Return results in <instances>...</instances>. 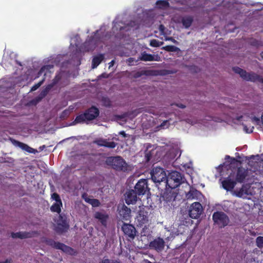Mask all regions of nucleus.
Returning a JSON list of instances; mask_svg holds the SVG:
<instances>
[{
  "label": "nucleus",
  "instance_id": "36",
  "mask_svg": "<svg viewBox=\"0 0 263 263\" xmlns=\"http://www.w3.org/2000/svg\"><path fill=\"white\" fill-rule=\"evenodd\" d=\"M101 102L103 105L105 107H110L111 105V101L108 97H103L101 98Z\"/></svg>",
  "mask_w": 263,
  "mask_h": 263
},
{
  "label": "nucleus",
  "instance_id": "6",
  "mask_svg": "<svg viewBox=\"0 0 263 263\" xmlns=\"http://www.w3.org/2000/svg\"><path fill=\"white\" fill-rule=\"evenodd\" d=\"M151 175L152 180L156 184H160L161 182L164 183V181H166V173L164 169L160 167L153 168L151 171Z\"/></svg>",
  "mask_w": 263,
  "mask_h": 263
},
{
  "label": "nucleus",
  "instance_id": "54",
  "mask_svg": "<svg viewBox=\"0 0 263 263\" xmlns=\"http://www.w3.org/2000/svg\"><path fill=\"white\" fill-rule=\"evenodd\" d=\"M104 74H102L101 77L103 78H106V77Z\"/></svg>",
  "mask_w": 263,
  "mask_h": 263
},
{
  "label": "nucleus",
  "instance_id": "20",
  "mask_svg": "<svg viewBox=\"0 0 263 263\" xmlns=\"http://www.w3.org/2000/svg\"><path fill=\"white\" fill-rule=\"evenodd\" d=\"M140 60L143 61H159L160 57L157 55L151 54L146 53L145 51L141 53V55L139 58Z\"/></svg>",
  "mask_w": 263,
  "mask_h": 263
},
{
  "label": "nucleus",
  "instance_id": "10",
  "mask_svg": "<svg viewBox=\"0 0 263 263\" xmlns=\"http://www.w3.org/2000/svg\"><path fill=\"white\" fill-rule=\"evenodd\" d=\"M53 68V66L52 65H47L43 66L38 72L37 75L38 77L41 76L42 74H44V77H45L47 73H50V70ZM45 80V77H44L41 81L38 82L37 84H34L31 88V91H35L38 88H39L41 85L44 83Z\"/></svg>",
  "mask_w": 263,
  "mask_h": 263
},
{
  "label": "nucleus",
  "instance_id": "21",
  "mask_svg": "<svg viewBox=\"0 0 263 263\" xmlns=\"http://www.w3.org/2000/svg\"><path fill=\"white\" fill-rule=\"evenodd\" d=\"M13 144L21 148L22 149L24 150L29 153L35 154L37 152L36 149H34L29 146L27 144L18 141L14 140Z\"/></svg>",
  "mask_w": 263,
  "mask_h": 263
},
{
  "label": "nucleus",
  "instance_id": "45",
  "mask_svg": "<svg viewBox=\"0 0 263 263\" xmlns=\"http://www.w3.org/2000/svg\"><path fill=\"white\" fill-rule=\"evenodd\" d=\"M176 105L181 108H184L185 107L184 105L181 103L176 104Z\"/></svg>",
  "mask_w": 263,
  "mask_h": 263
},
{
  "label": "nucleus",
  "instance_id": "2",
  "mask_svg": "<svg viewBox=\"0 0 263 263\" xmlns=\"http://www.w3.org/2000/svg\"><path fill=\"white\" fill-rule=\"evenodd\" d=\"M106 163L118 172H126L130 170L129 165L121 156L108 157L106 160Z\"/></svg>",
  "mask_w": 263,
  "mask_h": 263
},
{
  "label": "nucleus",
  "instance_id": "4",
  "mask_svg": "<svg viewBox=\"0 0 263 263\" xmlns=\"http://www.w3.org/2000/svg\"><path fill=\"white\" fill-rule=\"evenodd\" d=\"M233 70L239 74L243 80L253 82H258L263 84V77L253 72H247L246 70L238 67H234Z\"/></svg>",
  "mask_w": 263,
  "mask_h": 263
},
{
  "label": "nucleus",
  "instance_id": "15",
  "mask_svg": "<svg viewBox=\"0 0 263 263\" xmlns=\"http://www.w3.org/2000/svg\"><path fill=\"white\" fill-rule=\"evenodd\" d=\"M248 175V171L247 170L242 166L238 167L236 174L235 173L234 180L236 183H243L245 181V179Z\"/></svg>",
  "mask_w": 263,
  "mask_h": 263
},
{
  "label": "nucleus",
  "instance_id": "16",
  "mask_svg": "<svg viewBox=\"0 0 263 263\" xmlns=\"http://www.w3.org/2000/svg\"><path fill=\"white\" fill-rule=\"evenodd\" d=\"M131 210L123 204L121 208L119 210V215L120 218L122 220L128 221L131 217Z\"/></svg>",
  "mask_w": 263,
  "mask_h": 263
},
{
  "label": "nucleus",
  "instance_id": "1",
  "mask_svg": "<svg viewBox=\"0 0 263 263\" xmlns=\"http://www.w3.org/2000/svg\"><path fill=\"white\" fill-rule=\"evenodd\" d=\"M99 109L94 106H92L85 111L80 113L77 115L71 125L77 124L88 123L89 121L96 119L99 115Z\"/></svg>",
  "mask_w": 263,
  "mask_h": 263
},
{
  "label": "nucleus",
  "instance_id": "40",
  "mask_svg": "<svg viewBox=\"0 0 263 263\" xmlns=\"http://www.w3.org/2000/svg\"><path fill=\"white\" fill-rule=\"evenodd\" d=\"M145 157L146 161L149 162L152 157V152L151 151L147 152L145 153Z\"/></svg>",
  "mask_w": 263,
  "mask_h": 263
},
{
  "label": "nucleus",
  "instance_id": "9",
  "mask_svg": "<svg viewBox=\"0 0 263 263\" xmlns=\"http://www.w3.org/2000/svg\"><path fill=\"white\" fill-rule=\"evenodd\" d=\"M135 193L138 195H143L146 192H149V189L148 187L147 180L142 179L139 180L135 186Z\"/></svg>",
  "mask_w": 263,
  "mask_h": 263
},
{
  "label": "nucleus",
  "instance_id": "8",
  "mask_svg": "<svg viewBox=\"0 0 263 263\" xmlns=\"http://www.w3.org/2000/svg\"><path fill=\"white\" fill-rule=\"evenodd\" d=\"M45 242L47 245L50 246L53 248L61 250L64 252L69 254H72L74 251V250L71 247H68L63 243L56 242L52 239H47Z\"/></svg>",
  "mask_w": 263,
  "mask_h": 263
},
{
  "label": "nucleus",
  "instance_id": "53",
  "mask_svg": "<svg viewBox=\"0 0 263 263\" xmlns=\"http://www.w3.org/2000/svg\"><path fill=\"white\" fill-rule=\"evenodd\" d=\"M167 122V121H164L163 123L161 124V126H162L164 125V123H165Z\"/></svg>",
  "mask_w": 263,
  "mask_h": 263
},
{
  "label": "nucleus",
  "instance_id": "5",
  "mask_svg": "<svg viewBox=\"0 0 263 263\" xmlns=\"http://www.w3.org/2000/svg\"><path fill=\"white\" fill-rule=\"evenodd\" d=\"M212 219L215 225L222 228L227 226L230 221L228 215L222 211L215 212L212 215Z\"/></svg>",
  "mask_w": 263,
  "mask_h": 263
},
{
  "label": "nucleus",
  "instance_id": "27",
  "mask_svg": "<svg viewBox=\"0 0 263 263\" xmlns=\"http://www.w3.org/2000/svg\"><path fill=\"white\" fill-rule=\"evenodd\" d=\"M193 22V18L191 16H186L182 17L181 22L185 28H189Z\"/></svg>",
  "mask_w": 263,
  "mask_h": 263
},
{
  "label": "nucleus",
  "instance_id": "12",
  "mask_svg": "<svg viewBox=\"0 0 263 263\" xmlns=\"http://www.w3.org/2000/svg\"><path fill=\"white\" fill-rule=\"evenodd\" d=\"M234 176L235 173H232L222 181V187L226 191H231L237 184L234 180Z\"/></svg>",
  "mask_w": 263,
  "mask_h": 263
},
{
  "label": "nucleus",
  "instance_id": "11",
  "mask_svg": "<svg viewBox=\"0 0 263 263\" xmlns=\"http://www.w3.org/2000/svg\"><path fill=\"white\" fill-rule=\"evenodd\" d=\"M69 227V226L66 218L60 215L57 222V225L54 229L55 232L58 234H62L67 232Z\"/></svg>",
  "mask_w": 263,
  "mask_h": 263
},
{
  "label": "nucleus",
  "instance_id": "18",
  "mask_svg": "<svg viewBox=\"0 0 263 263\" xmlns=\"http://www.w3.org/2000/svg\"><path fill=\"white\" fill-rule=\"evenodd\" d=\"M149 247L157 251H162L164 247V241L162 238L158 237L150 242Z\"/></svg>",
  "mask_w": 263,
  "mask_h": 263
},
{
  "label": "nucleus",
  "instance_id": "42",
  "mask_svg": "<svg viewBox=\"0 0 263 263\" xmlns=\"http://www.w3.org/2000/svg\"><path fill=\"white\" fill-rule=\"evenodd\" d=\"M165 29V27H164V26L163 25L161 24L159 25V30L160 31L161 35H164L165 34V33L164 32Z\"/></svg>",
  "mask_w": 263,
  "mask_h": 263
},
{
  "label": "nucleus",
  "instance_id": "51",
  "mask_svg": "<svg viewBox=\"0 0 263 263\" xmlns=\"http://www.w3.org/2000/svg\"><path fill=\"white\" fill-rule=\"evenodd\" d=\"M260 57H261V58L263 59V51H262L260 53Z\"/></svg>",
  "mask_w": 263,
  "mask_h": 263
},
{
  "label": "nucleus",
  "instance_id": "48",
  "mask_svg": "<svg viewBox=\"0 0 263 263\" xmlns=\"http://www.w3.org/2000/svg\"><path fill=\"white\" fill-rule=\"evenodd\" d=\"M115 63V61L113 60H112L109 63V67L110 68V67L114 65Z\"/></svg>",
  "mask_w": 263,
  "mask_h": 263
},
{
  "label": "nucleus",
  "instance_id": "52",
  "mask_svg": "<svg viewBox=\"0 0 263 263\" xmlns=\"http://www.w3.org/2000/svg\"><path fill=\"white\" fill-rule=\"evenodd\" d=\"M242 118V116H240L238 118H237V120L240 121L241 120V119Z\"/></svg>",
  "mask_w": 263,
  "mask_h": 263
},
{
  "label": "nucleus",
  "instance_id": "43",
  "mask_svg": "<svg viewBox=\"0 0 263 263\" xmlns=\"http://www.w3.org/2000/svg\"><path fill=\"white\" fill-rule=\"evenodd\" d=\"M243 125V130L246 132L247 133H251L253 132V130L254 129V127L252 126L250 129L248 128L247 126L246 125Z\"/></svg>",
  "mask_w": 263,
  "mask_h": 263
},
{
  "label": "nucleus",
  "instance_id": "13",
  "mask_svg": "<svg viewBox=\"0 0 263 263\" xmlns=\"http://www.w3.org/2000/svg\"><path fill=\"white\" fill-rule=\"evenodd\" d=\"M202 212V206L200 203L195 202L193 203L189 210V215L193 219L198 218Z\"/></svg>",
  "mask_w": 263,
  "mask_h": 263
},
{
  "label": "nucleus",
  "instance_id": "47",
  "mask_svg": "<svg viewBox=\"0 0 263 263\" xmlns=\"http://www.w3.org/2000/svg\"><path fill=\"white\" fill-rule=\"evenodd\" d=\"M119 134L122 135L123 137H126V134L124 131H121L119 132Z\"/></svg>",
  "mask_w": 263,
  "mask_h": 263
},
{
  "label": "nucleus",
  "instance_id": "30",
  "mask_svg": "<svg viewBox=\"0 0 263 263\" xmlns=\"http://www.w3.org/2000/svg\"><path fill=\"white\" fill-rule=\"evenodd\" d=\"M62 77L63 72L59 71L56 74L55 77L52 80V82L49 85L53 88L56 84H57L60 82V81L62 79Z\"/></svg>",
  "mask_w": 263,
  "mask_h": 263
},
{
  "label": "nucleus",
  "instance_id": "23",
  "mask_svg": "<svg viewBox=\"0 0 263 263\" xmlns=\"http://www.w3.org/2000/svg\"><path fill=\"white\" fill-rule=\"evenodd\" d=\"M82 197L86 202L91 204L93 208L99 207L101 205V202L98 199L89 198L86 193L83 194Z\"/></svg>",
  "mask_w": 263,
  "mask_h": 263
},
{
  "label": "nucleus",
  "instance_id": "19",
  "mask_svg": "<svg viewBox=\"0 0 263 263\" xmlns=\"http://www.w3.org/2000/svg\"><path fill=\"white\" fill-rule=\"evenodd\" d=\"M137 195L134 190L126 192L125 194V202L128 205L135 203L137 199Z\"/></svg>",
  "mask_w": 263,
  "mask_h": 263
},
{
  "label": "nucleus",
  "instance_id": "34",
  "mask_svg": "<svg viewBox=\"0 0 263 263\" xmlns=\"http://www.w3.org/2000/svg\"><path fill=\"white\" fill-rule=\"evenodd\" d=\"M162 49L168 52L180 51V49H179V48L173 45H167L163 47Z\"/></svg>",
  "mask_w": 263,
  "mask_h": 263
},
{
  "label": "nucleus",
  "instance_id": "26",
  "mask_svg": "<svg viewBox=\"0 0 263 263\" xmlns=\"http://www.w3.org/2000/svg\"><path fill=\"white\" fill-rule=\"evenodd\" d=\"M11 237L13 238H21V239H24L29 238L30 237V233L24 232H19L16 233L12 232L11 234Z\"/></svg>",
  "mask_w": 263,
  "mask_h": 263
},
{
  "label": "nucleus",
  "instance_id": "3",
  "mask_svg": "<svg viewBox=\"0 0 263 263\" xmlns=\"http://www.w3.org/2000/svg\"><path fill=\"white\" fill-rule=\"evenodd\" d=\"M184 177L180 172L175 171L169 173L166 177L164 185L166 189H174L184 182Z\"/></svg>",
  "mask_w": 263,
  "mask_h": 263
},
{
  "label": "nucleus",
  "instance_id": "22",
  "mask_svg": "<svg viewBox=\"0 0 263 263\" xmlns=\"http://www.w3.org/2000/svg\"><path fill=\"white\" fill-rule=\"evenodd\" d=\"M154 75V71L152 70H143L139 71H132L130 76L132 78L137 79L143 76H151Z\"/></svg>",
  "mask_w": 263,
  "mask_h": 263
},
{
  "label": "nucleus",
  "instance_id": "25",
  "mask_svg": "<svg viewBox=\"0 0 263 263\" xmlns=\"http://www.w3.org/2000/svg\"><path fill=\"white\" fill-rule=\"evenodd\" d=\"M52 88V87L49 84L46 86V87L42 90L39 95L36 98L37 102H39L45 98Z\"/></svg>",
  "mask_w": 263,
  "mask_h": 263
},
{
  "label": "nucleus",
  "instance_id": "55",
  "mask_svg": "<svg viewBox=\"0 0 263 263\" xmlns=\"http://www.w3.org/2000/svg\"><path fill=\"white\" fill-rule=\"evenodd\" d=\"M122 29H123V27H120V30H122Z\"/></svg>",
  "mask_w": 263,
  "mask_h": 263
},
{
  "label": "nucleus",
  "instance_id": "50",
  "mask_svg": "<svg viewBox=\"0 0 263 263\" xmlns=\"http://www.w3.org/2000/svg\"><path fill=\"white\" fill-rule=\"evenodd\" d=\"M253 120L256 121H258L259 120L258 118L255 117L253 118Z\"/></svg>",
  "mask_w": 263,
  "mask_h": 263
},
{
  "label": "nucleus",
  "instance_id": "39",
  "mask_svg": "<svg viewBox=\"0 0 263 263\" xmlns=\"http://www.w3.org/2000/svg\"><path fill=\"white\" fill-rule=\"evenodd\" d=\"M100 263H121L120 261L117 260H110L108 259H105L102 260Z\"/></svg>",
  "mask_w": 263,
  "mask_h": 263
},
{
  "label": "nucleus",
  "instance_id": "49",
  "mask_svg": "<svg viewBox=\"0 0 263 263\" xmlns=\"http://www.w3.org/2000/svg\"><path fill=\"white\" fill-rule=\"evenodd\" d=\"M257 41L256 40H254L252 43H251V45H254V46H256L257 45Z\"/></svg>",
  "mask_w": 263,
  "mask_h": 263
},
{
  "label": "nucleus",
  "instance_id": "46",
  "mask_svg": "<svg viewBox=\"0 0 263 263\" xmlns=\"http://www.w3.org/2000/svg\"><path fill=\"white\" fill-rule=\"evenodd\" d=\"M11 259H7L5 261H0V263H11Z\"/></svg>",
  "mask_w": 263,
  "mask_h": 263
},
{
  "label": "nucleus",
  "instance_id": "38",
  "mask_svg": "<svg viewBox=\"0 0 263 263\" xmlns=\"http://www.w3.org/2000/svg\"><path fill=\"white\" fill-rule=\"evenodd\" d=\"M51 197L53 200L55 201V202H62L59 195L56 193H53Z\"/></svg>",
  "mask_w": 263,
  "mask_h": 263
},
{
  "label": "nucleus",
  "instance_id": "44",
  "mask_svg": "<svg viewBox=\"0 0 263 263\" xmlns=\"http://www.w3.org/2000/svg\"><path fill=\"white\" fill-rule=\"evenodd\" d=\"M165 41H170L174 43V44H177L178 42L172 37H166Z\"/></svg>",
  "mask_w": 263,
  "mask_h": 263
},
{
  "label": "nucleus",
  "instance_id": "32",
  "mask_svg": "<svg viewBox=\"0 0 263 263\" xmlns=\"http://www.w3.org/2000/svg\"><path fill=\"white\" fill-rule=\"evenodd\" d=\"M157 6L160 9H164L169 7L168 0H159L156 2Z\"/></svg>",
  "mask_w": 263,
  "mask_h": 263
},
{
  "label": "nucleus",
  "instance_id": "7",
  "mask_svg": "<svg viewBox=\"0 0 263 263\" xmlns=\"http://www.w3.org/2000/svg\"><path fill=\"white\" fill-rule=\"evenodd\" d=\"M149 209L144 206L140 209L136 217V223L139 227H142L148 221V211Z\"/></svg>",
  "mask_w": 263,
  "mask_h": 263
},
{
  "label": "nucleus",
  "instance_id": "24",
  "mask_svg": "<svg viewBox=\"0 0 263 263\" xmlns=\"http://www.w3.org/2000/svg\"><path fill=\"white\" fill-rule=\"evenodd\" d=\"M94 217L96 219H98L103 226H106L107 221L109 217L107 214L100 212H97L95 213Z\"/></svg>",
  "mask_w": 263,
  "mask_h": 263
},
{
  "label": "nucleus",
  "instance_id": "17",
  "mask_svg": "<svg viewBox=\"0 0 263 263\" xmlns=\"http://www.w3.org/2000/svg\"><path fill=\"white\" fill-rule=\"evenodd\" d=\"M93 143L99 146H104L109 148H114L117 145V143L115 142H108L107 139L103 138L97 139L93 141Z\"/></svg>",
  "mask_w": 263,
  "mask_h": 263
},
{
  "label": "nucleus",
  "instance_id": "41",
  "mask_svg": "<svg viewBox=\"0 0 263 263\" xmlns=\"http://www.w3.org/2000/svg\"><path fill=\"white\" fill-rule=\"evenodd\" d=\"M225 159H230L231 161H230V163L231 164H234L235 163L238 162L236 158H233V157H231L229 155L226 156Z\"/></svg>",
  "mask_w": 263,
  "mask_h": 263
},
{
  "label": "nucleus",
  "instance_id": "37",
  "mask_svg": "<svg viewBox=\"0 0 263 263\" xmlns=\"http://www.w3.org/2000/svg\"><path fill=\"white\" fill-rule=\"evenodd\" d=\"M257 246L259 248H263V236H258L256 240Z\"/></svg>",
  "mask_w": 263,
  "mask_h": 263
},
{
  "label": "nucleus",
  "instance_id": "35",
  "mask_svg": "<svg viewBox=\"0 0 263 263\" xmlns=\"http://www.w3.org/2000/svg\"><path fill=\"white\" fill-rule=\"evenodd\" d=\"M163 44V42H160L156 39H153L151 40L149 45L153 47H159Z\"/></svg>",
  "mask_w": 263,
  "mask_h": 263
},
{
  "label": "nucleus",
  "instance_id": "14",
  "mask_svg": "<svg viewBox=\"0 0 263 263\" xmlns=\"http://www.w3.org/2000/svg\"><path fill=\"white\" fill-rule=\"evenodd\" d=\"M121 229L125 235L132 239H134L136 235L137 231L136 228L131 224L123 222Z\"/></svg>",
  "mask_w": 263,
  "mask_h": 263
},
{
  "label": "nucleus",
  "instance_id": "29",
  "mask_svg": "<svg viewBox=\"0 0 263 263\" xmlns=\"http://www.w3.org/2000/svg\"><path fill=\"white\" fill-rule=\"evenodd\" d=\"M62 202H55L50 207V211L52 212H55L60 214L61 212Z\"/></svg>",
  "mask_w": 263,
  "mask_h": 263
},
{
  "label": "nucleus",
  "instance_id": "31",
  "mask_svg": "<svg viewBox=\"0 0 263 263\" xmlns=\"http://www.w3.org/2000/svg\"><path fill=\"white\" fill-rule=\"evenodd\" d=\"M161 197L165 201L170 202L174 198V196L173 193L166 191L162 194Z\"/></svg>",
  "mask_w": 263,
  "mask_h": 263
},
{
  "label": "nucleus",
  "instance_id": "33",
  "mask_svg": "<svg viewBox=\"0 0 263 263\" xmlns=\"http://www.w3.org/2000/svg\"><path fill=\"white\" fill-rule=\"evenodd\" d=\"M200 194V192L197 190H191L186 195L187 199H196L197 198L199 195Z\"/></svg>",
  "mask_w": 263,
  "mask_h": 263
},
{
  "label": "nucleus",
  "instance_id": "28",
  "mask_svg": "<svg viewBox=\"0 0 263 263\" xmlns=\"http://www.w3.org/2000/svg\"><path fill=\"white\" fill-rule=\"evenodd\" d=\"M104 58V55L102 54H100L99 55L95 57L92 61V68H96L103 60Z\"/></svg>",
  "mask_w": 263,
  "mask_h": 263
}]
</instances>
